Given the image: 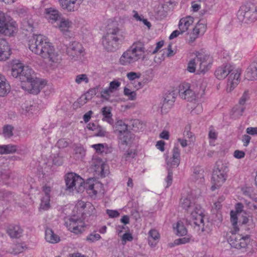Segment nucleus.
<instances>
[{
    "instance_id": "f257e3e1",
    "label": "nucleus",
    "mask_w": 257,
    "mask_h": 257,
    "mask_svg": "<svg viewBox=\"0 0 257 257\" xmlns=\"http://www.w3.org/2000/svg\"><path fill=\"white\" fill-rule=\"evenodd\" d=\"M28 45L29 49L42 58L50 67H56L60 63V56L46 36L33 35L29 39Z\"/></svg>"
},
{
    "instance_id": "f03ea898",
    "label": "nucleus",
    "mask_w": 257,
    "mask_h": 257,
    "mask_svg": "<svg viewBox=\"0 0 257 257\" xmlns=\"http://www.w3.org/2000/svg\"><path fill=\"white\" fill-rule=\"evenodd\" d=\"M145 54L144 43L140 40L136 41L123 52L118 62L122 66H132L140 60H144L145 58Z\"/></svg>"
},
{
    "instance_id": "7ed1b4c3",
    "label": "nucleus",
    "mask_w": 257,
    "mask_h": 257,
    "mask_svg": "<svg viewBox=\"0 0 257 257\" xmlns=\"http://www.w3.org/2000/svg\"><path fill=\"white\" fill-rule=\"evenodd\" d=\"M124 38L122 30L117 25L111 26L108 30L106 35L103 37L102 44L104 49L109 52L117 50L121 42Z\"/></svg>"
},
{
    "instance_id": "20e7f679",
    "label": "nucleus",
    "mask_w": 257,
    "mask_h": 257,
    "mask_svg": "<svg viewBox=\"0 0 257 257\" xmlns=\"http://www.w3.org/2000/svg\"><path fill=\"white\" fill-rule=\"evenodd\" d=\"M230 221L233 227L230 231L231 235L228 238V242L230 245L234 248L240 249L245 248L250 242V238L248 235L243 236L236 233L239 230L237 225V217L233 211L230 212Z\"/></svg>"
},
{
    "instance_id": "39448f33",
    "label": "nucleus",
    "mask_w": 257,
    "mask_h": 257,
    "mask_svg": "<svg viewBox=\"0 0 257 257\" xmlns=\"http://www.w3.org/2000/svg\"><path fill=\"white\" fill-rule=\"evenodd\" d=\"M205 88L197 86L193 89L191 88L188 83H182L179 85L178 93L179 96L183 99L192 101L196 99L201 98L204 94Z\"/></svg>"
},
{
    "instance_id": "423d86ee",
    "label": "nucleus",
    "mask_w": 257,
    "mask_h": 257,
    "mask_svg": "<svg viewBox=\"0 0 257 257\" xmlns=\"http://www.w3.org/2000/svg\"><path fill=\"white\" fill-rule=\"evenodd\" d=\"M18 25L16 21L0 11V34L8 36H14L18 32Z\"/></svg>"
},
{
    "instance_id": "0eeeda50",
    "label": "nucleus",
    "mask_w": 257,
    "mask_h": 257,
    "mask_svg": "<svg viewBox=\"0 0 257 257\" xmlns=\"http://www.w3.org/2000/svg\"><path fill=\"white\" fill-rule=\"evenodd\" d=\"M65 182L68 189L82 192L85 189L84 180L77 174L69 173L66 175Z\"/></svg>"
},
{
    "instance_id": "6e6552de",
    "label": "nucleus",
    "mask_w": 257,
    "mask_h": 257,
    "mask_svg": "<svg viewBox=\"0 0 257 257\" xmlns=\"http://www.w3.org/2000/svg\"><path fill=\"white\" fill-rule=\"evenodd\" d=\"M224 168L221 163L216 164V167L212 173V183L213 185L211 187L212 191L220 187L225 181L226 175Z\"/></svg>"
},
{
    "instance_id": "1a4fd4ad",
    "label": "nucleus",
    "mask_w": 257,
    "mask_h": 257,
    "mask_svg": "<svg viewBox=\"0 0 257 257\" xmlns=\"http://www.w3.org/2000/svg\"><path fill=\"white\" fill-rule=\"evenodd\" d=\"M65 225L67 229L75 234H80L85 231L86 224L80 218L73 216L65 221Z\"/></svg>"
},
{
    "instance_id": "9d476101",
    "label": "nucleus",
    "mask_w": 257,
    "mask_h": 257,
    "mask_svg": "<svg viewBox=\"0 0 257 257\" xmlns=\"http://www.w3.org/2000/svg\"><path fill=\"white\" fill-rule=\"evenodd\" d=\"M45 84L44 81L35 77L30 81L22 83L21 87L31 94H38Z\"/></svg>"
},
{
    "instance_id": "9b49d317",
    "label": "nucleus",
    "mask_w": 257,
    "mask_h": 257,
    "mask_svg": "<svg viewBox=\"0 0 257 257\" xmlns=\"http://www.w3.org/2000/svg\"><path fill=\"white\" fill-rule=\"evenodd\" d=\"M113 128L115 133L117 134L123 144L128 143L129 140L127 139V137L131 135V134L128 131L126 124L122 120H118L113 125Z\"/></svg>"
},
{
    "instance_id": "f8f14e48",
    "label": "nucleus",
    "mask_w": 257,
    "mask_h": 257,
    "mask_svg": "<svg viewBox=\"0 0 257 257\" xmlns=\"http://www.w3.org/2000/svg\"><path fill=\"white\" fill-rule=\"evenodd\" d=\"M241 73V71L239 69L233 68L231 70L227 76L226 91L228 92H231L238 84L240 80Z\"/></svg>"
},
{
    "instance_id": "ddd939ff",
    "label": "nucleus",
    "mask_w": 257,
    "mask_h": 257,
    "mask_svg": "<svg viewBox=\"0 0 257 257\" xmlns=\"http://www.w3.org/2000/svg\"><path fill=\"white\" fill-rule=\"evenodd\" d=\"M91 181L85 184V189L91 197L95 198L98 193H103V185L99 182L93 180L91 183Z\"/></svg>"
},
{
    "instance_id": "4468645a",
    "label": "nucleus",
    "mask_w": 257,
    "mask_h": 257,
    "mask_svg": "<svg viewBox=\"0 0 257 257\" xmlns=\"http://www.w3.org/2000/svg\"><path fill=\"white\" fill-rule=\"evenodd\" d=\"M189 212L191 219L195 225L198 226H203L204 225L203 211L199 205L195 206V207H194V209Z\"/></svg>"
},
{
    "instance_id": "2eb2a0df",
    "label": "nucleus",
    "mask_w": 257,
    "mask_h": 257,
    "mask_svg": "<svg viewBox=\"0 0 257 257\" xmlns=\"http://www.w3.org/2000/svg\"><path fill=\"white\" fill-rule=\"evenodd\" d=\"M207 26L203 21H199L193 28L190 34L189 43H193L199 36L203 35L205 32Z\"/></svg>"
},
{
    "instance_id": "dca6fc26",
    "label": "nucleus",
    "mask_w": 257,
    "mask_h": 257,
    "mask_svg": "<svg viewBox=\"0 0 257 257\" xmlns=\"http://www.w3.org/2000/svg\"><path fill=\"white\" fill-rule=\"evenodd\" d=\"M83 0H58L60 6L63 10L68 12L77 11Z\"/></svg>"
},
{
    "instance_id": "f3484780",
    "label": "nucleus",
    "mask_w": 257,
    "mask_h": 257,
    "mask_svg": "<svg viewBox=\"0 0 257 257\" xmlns=\"http://www.w3.org/2000/svg\"><path fill=\"white\" fill-rule=\"evenodd\" d=\"M83 52V48L78 42H72L67 49L68 55L72 58L78 57Z\"/></svg>"
},
{
    "instance_id": "a211bd4d",
    "label": "nucleus",
    "mask_w": 257,
    "mask_h": 257,
    "mask_svg": "<svg viewBox=\"0 0 257 257\" xmlns=\"http://www.w3.org/2000/svg\"><path fill=\"white\" fill-rule=\"evenodd\" d=\"M168 167L175 168L179 166L180 162V150L178 147H174L172 150V157L166 159Z\"/></svg>"
},
{
    "instance_id": "6ab92c4d",
    "label": "nucleus",
    "mask_w": 257,
    "mask_h": 257,
    "mask_svg": "<svg viewBox=\"0 0 257 257\" xmlns=\"http://www.w3.org/2000/svg\"><path fill=\"white\" fill-rule=\"evenodd\" d=\"M11 55V49L8 43L4 39H0V61L8 59Z\"/></svg>"
},
{
    "instance_id": "aec40b11",
    "label": "nucleus",
    "mask_w": 257,
    "mask_h": 257,
    "mask_svg": "<svg viewBox=\"0 0 257 257\" xmlns=\"http://www.w3.org/2000/svg\"><path fill=\"white\" fill-rule=\"evenodd\" d=\"M180 204L182 208L188 212L193 209L194 207L197 205L195 204L192 196L189 194L182 197Z\"/></svg>"
},
{
    "instance_id": "412c9836",
    "label": "nucleus",
    "mask_w": 257,
    "mask_h": 257,
    "mask_svg": "<svg viewBox=\"0 0 257 257\" xmlns=\"http://www.w3.org/2000/svg\"><path fill=\"white\" fill-rule=\"evenodd\" d=\"M72 26V22L68 19L64 18H61L60 20L57 22L55 27L64 35L70 32V29Z\"/></svg>"
},
{
    "instance_id": "4be33fe9",
    "label": "nucleus",
    "mask_w": 257,
    "mask_h": 257,
    "mask_svg": "<svg viewBox=\"0 0 257 257\" xmlns=\"http://www.w3.org/2000/svg\"><path fill=\"white\" fill-rule=\"evenodd\" d=\"M197 60L200 61L199 70L201 72L205 73L209 69L212 59L209 56L201 55L197 58Z\"/></svg>"
},
{
    "instance_id": "5701e85b",
    "label": "nucleus",
    "mask_w": 257,
    "mask_h": 257,
    "mask_svg": "<svg viewBox=\"0 0 257 257\" xmlns=\"http://www.w3.org/2000/svg\"><path fill=\"white\" fill-rule=\"evenodd\" d=\"M233 68L230 64L222 66L216 70L215 75L217 79H223L228 76Z\"/></svg>"
},
{
    "instance_id": "b1692460",
    "label": "nucleus",
    "mask_w": 257,
    "mask_h": 257,
    "mask_svg": "<svg viewBox=\"0 0 257 257\" xmlns=\"http://www.w3.org/2000/svg\"><path fill=\"white\" fill-rule=\"evenodd\" d=\"M194 23V18L191 16H187L181 18L180 20L178 28L179 29L184 33L188 31L189 28Z\"/></svg>"
},
{
    "instance_id": "393cba45",
    "label": "nucleus",
    "mask_w": 257,
    "mask_h": 257,
    "mask_svg": "<svg viewBox=\"0 0 257 257\" xmlns=\"http://www.w3.org/2000/svg\"><path fill=\"white\" fill-rule=\"evenodd\" d=\"M46 18L49 20L51 21L52 24L56 23L61 19L60 13L57 10L49 8L45 10Z\"/></svg>"
},
{
    "instance_id": "a878e982",
    "label": "nucleus",
    "mask_w": 257,
    "mask_h": 257,
    "mask_svg": "<svg viewBox=\"0 0 257 257\" xmlns=\"http://www.w3.org/2000/svg\"><path fill=\"white\" fill-rule=\"evenodd\" d=\"M11 91V86L6 77L0 74V96L7 95Z\"/></svg>"
},
{
    "instance_id": "bb28decb",
    "label": "nucleus",
    "mask_w": 257,
    "mask_h": 257,
    "mask_svg": "<svg viewBox=\"0 0 257 257\" xmlns=\"http://www.w3.org/2000/svg\"><path fill=\"white\" fill-rule=\"evenodd\" d=\"M35 77V76L33 70L28 66H24L20 77V79L21 80L22 83L30 81Z\"/></svg>"
},
{
    "instance_id": "cd10ccee",
    "label": "nucleus",
    "mask_w": 257,
    "mask_h": 257,
    "mask_svg": "<svg viewBox=\"0 0 257 257\" xmlns=\"http://www.w3.org/2000/svg\"><path fill=\"white\" fill-rule=\"evenodd\" d=\"M160 237L159 232L155 229H152L148 232V243L151 247H155L159 241Z\"/></svg>"
},
{
    "instance_id": "c85d7f7f",
    "label": "nucleus",
    "mask_w": 257,
    "mask_h": 257,
    "mask_svg": "<svg viewBox=\"0 0 257 257\" xmlns=\"http://www.w3.org/2000/svg\"><path fill=\"white\" fill-rule=\"evenodd\" d=\"M245 77L249 80L257 79V62H253L249 65Z\"/></svg>"
},
{
    "instance_id": "c756f323",
    "label": "nucleus",
    "mask_w": 257,
    "mask_h": 257,
    "mask_svg": "<svg viewBox=\"0 0 257 257\" xmlns=\"http://www.w3.org/2000/svg\"><path fill=\"white\" fill-rule=\"evenodd\" d=\"M45 239L47 241L51 243H56L60 240V237L49 228H47L45 230Z\"/></svg>"
},
{
    "instance_id": "7c9ffc66",
    "label": "nucleus",
    "mask_w": 257,
    "mask_h": 257,
    "mask_svg": "<svg viewBox=\"0 0 257 257\" xmlns=\"http://www.w3.org/2000/svg\"><path fill=\"white\" fill-rule=\"evenodd\" d=\"M92 164L94 167L95 171L101 177L104 176V169L105 167V165L101 159L99 158H96L93 160Z\"/></svg>"
},
{
    "instance_id": "2f4dec72",
    "label": "nucleus",
    "mask_w": 257,
    "mask_h": 257,
    "mask_svg": "<svg viewBox=\"0 0 257 257\" xmlns=\"http://www.w3.org/2000/svg\"><path fill=\"white\" fill-rule=\"evenodd\" d=\"M7 232L11 237L19 238L22 235L23 229L19 225H10Z\"/></svg>"
},
{
    "instance_id": "473e14b6",
    "label": "nucleus",
    "mask_w": 257,
    "mask_h": 257,
    "mask_svg": "<svg viewBox=\"0 0 257 257\" xmlns=\"http://www.w3.org/2000/svg\"><path fill=\"white\" fill-rule=\"evenodd\" d=\"M98 86L89 89L88 91L84 95H82L79 99L81 103H85L87 101L91 99L93 96L96 94L98 90Z\"/></svg>"
},
{
    "instance_id": "72a5a7b5",
    "label": "nucleus",
    "mask_w": 257,
    "mask_h": 257,
    "mask_svg": "<svg viewBox=\"0 0 257 257\" xmlns=\"http://www.w3.org/2000/svg\"><path fill=\"white\" fill-rule=\"evenodd\" d=\"M102 113L103 116V120L106 121L110 124L113 123V120L112 118L111 112V108L108 107H104L102 108Z\"/></svg>"
},
{
    "instance_id": "f704fd0d",
    "label": "nucleus",
    "mask_w": 257,
    "mask_h": 257,
    "mask_svg": "<svg viewBox=\"0 0 257 257\" xmlns=\"http://www.w3.org/2000/svg\"><path fill=\"white\" fill-rule=\"evenodd\" d=\"M24 66L21 63L14 64L12 68V76L15 78H20Z\"/></svg>"
},
{
    "instance_id": "c9c22d12",
    "label": "nucleus",
    "mask_w": 257,
    "mask_h": 257,
    "mask_svg": "<svg viewBox=\"0 0 257 257\" xmlns=\"http://www.w3.org/2000/svg\"><path fill=\"white\" fill-rule=\"evenodd\" d=\"M203 172V170L200 167H195L192 175L193 180L195 181H199L201 182L204 178Z\"/></svg>"
},
{
    "instance_id": "e433bc0d",
    "label": "nucleus",
    "mask_w": 257,
    "mask_h": 257,
    "mask_svg": "<svg viewBox=\"0 0 257 257\" xmlns=\"http://www.w3.org/2000/svg\"><path fill=\"white\" fill-rule=\"evenodd\" d=\"M245 108V106L238 104L232 108V115L234 118H238L242 115Z\"/></svg>"
},
{
    "instance_id": "4c0bfd02",
    "label": "nucleus",
    "mask_w": 257,
    "mask_h": 257,
    "mask_svg": "<svg viewBox=\"0 0 257 257\" xmlns=\"http://www.w3.org/2000/svg\"><path fill=\"white\" fill-rule=\"evenodd\" d=\"M22 24L24 29L27 31H32L33 29V21L31 17H28L23 20Z\"/></svg>"
},
{
    "instance_id": "58836bf2",
    "label": "nucleus",
    "mask_w": 257,
    "mask_h": 257,
    "mask_svg": "<svg viewBox=\"0 0 257 257\" xmlns=\"http://www.w3.org/2000/svg\"><path fill=\"white\" fill-rule=\"evenodd\" d=\"M176 99V94L174 91L168 92L164 98V103L172 105Z\"/></svg>"
},
{
    "instance_id": "ea45409f",
    "label": "nucleus",
    "mask_w": 257,
    "mask_h": 257,
    "mask_svg": "<svg viewBox=\"0 0 257 257\" xmlns=\"http://www.w3.org/2000/svg\"><path fill=\"white\" fill-rule=\"evenodd\" d=\"M14 127L11 125H7L3 127V135L5 138H10L13 136Z\"/></svg>"
},
{
    "instance_id": "a19ab883",
    "label": "nucleus",
    "mask_w": 257,
    "mask_h": 257,
    "mask_svg": "<svg viewBox=\"0 0 257 257\" xmlns=\"http://www.w3.org/2000/svg\"><path fill=\"white\" fill-rule=\"evenodd\" d=\"M50 198L48 196L43 197L41 200L40 209L43 210H47L50 208Z\"/></svg>"
},
{
    "instance_id": "79ce46f5",
    "label": "nucleus",
    "mask_w": 257,
    "mask_h": 257,
    "mask_svg": "<svg viewBox=\"0 0 257 257\" xmlns=\"http://www.w3.org/2000/svg\"><path fill=\"white\" fill-rule=\"evenodd\" d=\"M101 236L96 231H93L87 236L86 240L89 242H93L99 240Z\"/></svg>"
},
{
    "instance_id": "37998d69",
    "label": "nucleus",
    "mask_w": 257,
    "mask_h": 257,
    "mask_svg": "<svg viewBox=\"0 0 257 257\" xmlns=\"http://www.w3.org/2000/svg\"><path fill=\"white\" fill-rule=\"evenodd\" d=\"M95 213V209L91 203L87 202L85 210L82 213L83 214H89V215L94 214Z\"/></svg>"
},
{
    "instance_id": "c03bdc74",
    "label": "nucleus",
    "mask_w": 257,
    "mask_h": 257,
    "mask_svg": "<svg viewBox=\"0 0 257 257\" xmlns=\"http://www.w3.org/2000/svg\"><path fill=\"white\" fill-rule=\"evenodd\" d=\"M176 229L179 235L183 236L187 234V229L182 222H177Z\"/></svg>"
},
{
    "instance_id": "a18cd8bd",
    "label": "nucleus",
    "mask_w": 257,
    "mask_h": 257,
    "mask_svg": "<svg viewBox=\"0 0 257 257\" xmlns=\"http://www.w3.org/2000/svg\"><path fill=\"white\" fill-rule=\"evenodd\" d=\"M87 202H85L83 201H78L75 205V209L77 211H79V213L82 215L83 212L85 210Z\"/></svg>"
},
{
    "instance_id": "49530a36",
    "label": "nucleus",
    "mask_w": 257,
    "mask_h": 257,
    "mask_svg": "<svg viewBox=\"0 0 257 257\" xmlns=\"http://www.w3.org/2000/svg\"><path fill=\"white\" fill-rule=\"evenodd\" d=\"M75 81V82L78 84L81 83L83 82L87 83L89 81V79L86 74H82L77 75L76 76Z\"/></svg>"
},
{
    "instance_id": "de8ad7c7",
    "label": "nucleus",
    "mask_w": 257,
    "mask_h": 257,
    "mask_svg": "<svg viewBox=\"0 0 257 257\" xmlns=\"http://www.w3.org/2000/svg\"><path fill=\"white\" fill-rule=\"evenodd\" d=\"M218 133L214 129L212 126L209 127L208 137L210 140V142H214L217 138Z\"/></svg>"
},
{
    "instance_id": "09e8293b",
    "label": "nucleus",
    "mask_w": 257,
    "mask_h": 257,
    "mask_svg": "<svg viewBox=\"0 0 257 257\" xmlns=\"http://www.w3.org/2000/svg\"><path fill=\"white\" fill-rule=\"evenodd\" d=\"M124 94L127 96L128 98L132 100H134L136 98V93L134 91H132L131 89L125 87L124 89Z\"/></svg>"
},
{
    "instance_id": "8fccbe9b",
    "label": "nucleus",
    "mask_w": 257,
    "mask_h": 257,
    "mask_svg": "<svg viewBox=\"0 0 257 257\" xmlns=\"http://www.w3.org/2000/svg\"><path fill=\"white\" fill-rule=\"evenodd\" d=\"M4 154H12L16 152L17 146L13 145H4Z\"/></svg>"
},
{
    "instance_id": "3c124183",
    "label": "nucleus",
    "mask_w": 257,
    "mask_h": 257,
    "mask_svg": "<svg viewBox=\"0 0 257 257\" xmlns=\"http://www.w3.org/2000/svg\"><path fill=\"white\" fill-rule=\"evenodd\" d=\"M112 93L111 90L107 88L101 92V97L104 100L108 101Z\"/></svg>"
},
{
    "instance_id": "603ef678",
    "label": "nucleus",
    "mask_w": 257,
    "mask_h": 257,
    "mask_svg": "<svg viewBox=\"0 0 257 257\" xmlns=\"http://www.w3.org/2000/svg\"><path fill=\"white\" fill-rule=\"evenodd\" d=\"M196 59H194L191 60L188 64V66L187 68V70L191 73L194 72L196 70Z\"/></svg>"
},
{
    "instance_id": "864d4df0",
    "label": "nucleus",
    "mask_w": 257,
    "mask_h": 257,
    "mask_svg": "<svg viewBox=\"0 0 257 257\" xmlns=\"http://www.w3.org/2000/svg\"><path fill=\"white\" fill-rule=\"evenodd\" d=\"M141 73L135 72H130L127 73L126 74L127 78L131 81H133L136 79L139 78L141 77Z\"/></svg>"
},
{
    "instance_id": "5fc2aeb1",
    "label": "nucleus",
    "mask_w": 257,
    "mask_h": 257,
    "mask_svg": "<svg viewBox=\"0 0 257 257\" xmlns=\"http://www.w3.org/2000/svg\"><path fill=\"white\" fill-rule=\"evenodd\" d=\"M249 98V94L248 91H244L240 97L238 104L244 106V104L247 100Z\"/></svg>"
},
{
    "instance_id": "6e6d98bb",
    "label": "nucleus",
    "mask_w": 257,
    "mask_h": 257,
    "mask_svg": "<svg viewBox=\"0 0 257 257\" xmlns=\"http://www.w3.org/2000/svg\"><path fill=\"white\" fill-rule=\"evenodd\" d=\"M120 83L118 81L114 80L111 81L109 84V86L108 88L109 90L113 92L115 90H117L119 87Z\"/></svg>"
},
{
    "instance_id": "4d7b16f0",
    "label": "nucleus",
    "mask_w": 257,
    "mask_h": 257,
    "mask_svg": "<svg viewBox=\"0 0 257 257\" xmlns=\"http://www.w3.org/2000/svg\"><path fill=\"white\" fill-rule=\"evenodd\" d=\"M92 147L96 151L97 153L101 154L104 151V147L102 144L93 145Z\"/></svg>"
},
{
    "instance_id": "13d9d810",
    "label": "nucleus",
    "mask_w": 257,
    "mask_h": 257,
    "mask_svg": "<svg viewBox=\"0 0 257 257\" xmlns=\"http://www.w3.org/2000/svg\"><path fill=\"white\" fill-rule=\"evenodd\" d=\"M253 201H254L252 200L251 201L244 200V204L249 209L256 210L257 209V206L254 204Z\"/></svg>"
},
{
    "instance_id": "bf43d9fd",
    "label": "nucleus",
    "mask_w": 257,
    "mask_h": 257,
    "mask_svg": "<svg viewBox=\"0 0 257 257\" xmlns=\"http://www.w3.org/2000/svg\"><path fill=\"white\" fill-rule=\"evenodd\" d=\"M13 252L15 254H18L22 252L23 250V247L20 243L15 244L13 248Z\"/></svg>"
},
{
    "instance_id": "052dcab7",
    "label": "nucleus",
    "mask_w": 257,
    "mask_h": 257,
    "mask_svg": "<svg viewBox=\"0 0 257 257\" xmlns=\"http://www.w3.org/2000/svg\"><path fill=\"white\" fill-rule=\"evenodd\" d=\"M106 213L110 218H116L119 216V213L117 210H106Z\"/></svg>"
},
{
    "instance_id": "680f3d73",
    "label": "nucleus",
    "mask_w": 257,
    "mask_h": 257,
    "mask_svg": "<svg viewBox=\"0 0 257 257\" xmlns=\"http://www.w3.org/2000/svg\"><path fill=\"white\" fill-rule=\"evenodd\" d=\"M171 169H172V168L168 167V174L166 179L167 187L169 186L172 183L173 172Z\"/></svg>"
},
{
    "instance_id": "e2e57ef3",
    "label": "nucleus",
    "mask_w": 257,
    "mask_h": 257,
    "mask_svg": "<svg viewBox=\"0 0 257 257\" xmlns=\"http://www.w3.org/2000/svg\"><path fill=\"white\" fill-rule=\"evenodd\" d=\"M95 131H96V134L94 135L95 136L104 137L106 134V132L100 126H99V128H98L97 130H95Z\"/></svg>"
},
{
    "instance_id": "0e129e2a",
    "label": "nucleus",
    "mask_w": 257,
    "mask_h": 257,
    "mask_svg": "<svg viewBox=\"0 0 257 257\" xmlns=\"http://www.w3.org/2000/svg\"><path fill=\"white\" fill-rule=\"evenodd\" d=\"M136 156V153L134 151L131 150L124 154L123 157L126 161L129 160L131 158H134Z\"/></svg>"
},
{
    "instance_id": "69168bd1",
    "label": "nucleus",
    "mask_w": 257,
    "mask_h": 257,
    "mask_svg": "<svg viewBox=\"0 0 257 257\" xmlns=\"http://www.w3.org/2000/svg\"><path fill=\"white\" fill-rule=\"evenodd\" d=\"M233 156L237 159H242L244 157L245 153L242 151L235 150L234 152Z\"/></svg>"
},
{
    "instance_id": "338daca9",
    "label": "nucleus",
    "mask_w": 257,
    "mask_h": 257,
    "mask_svg": "<svg viewBox=\"0 0 257 257\" xmlns=\"http://www.w3.org/2000/svg\"><path fill=\"white\" fill-rule=\"evenodd\" d=\"M246 133L250 135L255 136L257 135V127H249L246 130Z\"/></svg>"
},
{
    "instance_id": "774afa93",
    "label": "nucleus",
    "mask_w": 257,
    "mask_h": 257,
    "mask_svg": "<svg viewBox=\"0 0 257 257\" xmlns=\"http://www.w3.org/2000/svg\"><path fill=\"white\" fill-rule=\"evenodd\" d=\"M99 125L97 123L90 122L87 125V128L90 131H95L99 128Z\"/></svg>"
}]
</instances>
